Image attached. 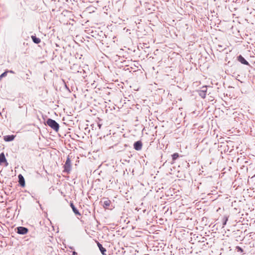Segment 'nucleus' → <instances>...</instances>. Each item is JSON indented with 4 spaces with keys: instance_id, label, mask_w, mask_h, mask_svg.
<instances>
[{
    "instance_id": "17",
    "label": "nucleus",
    "mask_w": 255,
    "mask_h": 255,
    "mask_svg": "<svg viewBox=\"0 0 255 255\" xmlns=\"http://www.w3.org/2000/svg\"><path fill=\"white\" fill-rule=\"evenodd\" d=\"M228 218L227 217H224L223 218V227H224L227 224V222L228 221Z\"/></svg>"
},
{
    "instance_id": "5",
    "label": "nucleus",
    "mask_w": 255,
    "mask_h": 255,
    "mask_svg": "<svg viewBox=\"0 0 255 255\" xmlns=\"http://www.w3.org/2000/svg\"><path fill=\"white\" fill-rule=\"evenodd\" d=\"M142 143L140 140L135 141L133 143V148L136 150H140L142 148Z\"/></svg>"
},
{
    "instance_id": "11",
    "label": "nucleus",
    "mask_w": 255,
    "mask_h": 255,
    "mask_svg": "<svg viewBox=\"0 0 255 255\" xmlns=\"http://www.w3.org/2000/svg\"><path fill=\"white\" fill-rule=\"evenodd\" d=\"M70 207L72 209V210L76 215L81 216V214L79 212L78 210L75 207L73 203H70Z\"/></svg>"
},
{
    "instance_id": "16",
    "label": "nucleus",
    "mask_w": 255,
    "mask_h": 255,
    "mask_svg": "<svg viewBox=\"0 0 255 255\" xmlns=\"http://www.w3.org/2000/svg\"><path fill=\"white\" fill-rule=\"evenodd\" d=\"M236 250L238 252H241V253H244V250L243 249L239 247V246H237L236 247Z\"/></svg>"
},
{
    "instance_id": "10",
    "label": "nucleus",
    "mask_w": 255,
    "mask_h": 255,
    "mask_svg": "<svg viewBox=\"0 0 255 255\" xmlns=\"http://www.w3.org/2000/svg\"><path fill=\"white\" fill-rule=\"evenodd\" d=\"M97 245H98V247H99V250H100V252H101L102 254L103 255H106V252L107 250L105 248H104L103 247L102 245L100 243L98 242Z\"/></svg>"
},
{
    "instance_id": "15",
    "label": "nucleus",
    "mask_w": 255,
    "mask_h": 255,
    "mask_svg": "<svg viewBox=\"0 0 255 255\" xmlns=\"http://www.w3.org/2000/svg\"><path fill=\"white\" fill-rule=\"evenodd\" d=\"M8 72V71L7 70V71H5V72H4L3 73H2L0 75V81L2 79V78L3 77H5V76H6L7 75V73Z\"/></svg>"
},
{
    "instance_id": "1",
    "label": "nucleus",
    "mask_w": 255,
    "mask_h": 255,
    "mask_svg": "<svg viewBox=\"0 0 255 255\" xmlns=\"http://www.w3.org/2000/svg\"><path fill=\"white\" fill-rule=\"evenodd\" d=\"M45 124L48 126L55 131H58L59 129V124L52 119L48 118Z\"/></svg>"
},
{
    "instance_id": "18",
    "label": "nucleus",
    "mask_w": 255,
    "mask_h": 255,
    "mask_svg": "<svg viewBox=\"0 0 255 255\" xmlns=\"http://www.w3.org/2000/svg\"><path fill=\"white\" fill-rule=\"evenodd\" d=\"M8 72H9V73H14V72L13 71H12V70H8Z\"/></svg>"
},
{
    "instance_id": "12",
    "label": "nucleus",
    "mask_w": 255,
    "mask_h": 255,
    "mask_svg": "<svg viewBox=\"0 0 255 255\" xmlns=\"http://www.w3.org/2000/svg\"><path fill=\"white\" fill-rule=\"evenodd\" d=\"M172 161H171V164H173L175 162V161L179 157V155L178 153L176 152L173 153L172 155Z\"/></svg>"
},
{
    "instance_id": "6",
    "label": "nucleus",
    "mask_w": 255,
    "mask_h": 255,
    "mask_svg": "<svg viewBox=\"0 0 255 255\" xmlns=\"http://www.w3.org/2000/svg\"><path fill=\"white\" fill-rule=\"evenodd\" d=\"M2 163H4L5 166H7L8 165L3 152L0 154V165H2Z\"/></svg>"
},
{
    "instance_id": "14",
    "label": "nucleus",
    "mask_w": 255,
    "mask_h": 255,
    "mask_svg": "<svg viewBox=\"0 0 255 255\" xmlns=\"http://www.w3.org/2000/svg\"><path fill=\"white\" fill-rule=\"evenodd\" d=\"M111 203V201L108 199H106V200L104 201L103 206L105 208H108L110 206Z\"/></svg>"
},
{
    "instance_id": "4",
    "label": "nucleus",
    "mask_w": 255,
    "mask_h": 255,
    "mask_svg": "<svg viewBox=\"0 0 255 255\" xmlns=\"http://www.w3.org/2000/svg\"><path fill=\"white\" fill-rule=\"evenodd\" d=\"M207 90V86H203L200 90L198 91L199 95L202 98L204 99L206 97V93Z\"/></svg>"
},
{
    "instance_id": "3",
    "label": "nucleus",
    "mask_w": 255,
    "mask_h": 255,
    "mask_svg": "<svg viewBox=\"0 0 255 255\" xmlns=\"http://www.w3.org/2000/svg\"><path fill=\"white\" fill-rule=\"evenodd\" d=\"M16 232L20 235H25L27 233L28 230L24 227H18L15 229Z\"/></svg>"
},
{
    "instance_id": "8",
    "label": "nucleus",
    "mask_w": 255,
    "mask_h": 255,
    "mask_svg": "<svg viewBox=\"0 0 255 255\" xmlns=\"http://www.w3.org/2000/svg\"><path fill=\"white\" fill-rule=\"evenodd\" d=\"M18 178L19 185L21 187H24L25 186V180L23 176L21 174H19Z\"/></svg>"
},
{
    "instance_id": "2",
    "label": "nucleus",
    "mask_w": 255,
    "mask_h": 255,
    "mask_svg": "<svg viewBox=\"0 0 255 255\" xmlns=\"http://www.w3.org/2000/svg\"><path fill=\"white\" fill-rule=\"evenodd\" d=\"M71 170V160L69 157V155L67 156L66 161L65 164L64 165V170L63 172L67 173H69Z\"/></svg>"
},
{
    "instance_id": "13",
    "label": "nucleus",
    "mask_w": 255,
    "mask_h": 255,
    "mask_svg": "<svg viewBox=\"0 0 255 255\" xmlns=\"http://www.w3.org/2000/svg\"><path fill=\"white\" fill-rule=\"evenodd\" d=\"M31 37L32 41L35 44H39L41 42L40 39L37 37L35 35H32Z\"/></svg>"
},
{
    "instance_id": "19",
    "label": "nucleus",
    "mask_w": 255,
    "mask_h": 255,
    "mask_svg": "<svg viewBox=\"0 0 255 255\" xmlns=\"http://www.w3.org/2000/svg\"><path fill=\"white\" fill-rule=\"evenodd\" d=\"M76 254V253L75 252H74V253H73V255H75V254Z\"/></svg>"
},
{
    "instance_id": "7",
    "label": "nucleus",
    "mask_w": 255,
    "mask_h": 255,
    "mask_svg": "<svg viewBox=\"0 0 255 255\" xmlns=\"http://www.w3.org/2000/svg\"><path fill=\"white\" fill-rule=\"evenodd\" d=\"M237 59L243 64L250 65L249 63L241 55H240L237 57Z\"/></svg>"
},
{
    "instance_id": "9",
    "label": "nucleus",
    "mask_w": 255,
    "mask_h": 255,
    "mask_svg": "<svg viewBox=\"0 0 255 255\" xmlns=\"http://www.w3.org/2000/svg\"><path fill=\"white\" fill-rule=\"evenodd\" d=\"M15 135H7L3 136V139L7 142L11 141L14 140Z\"/></svg>"
}]
</instances>
